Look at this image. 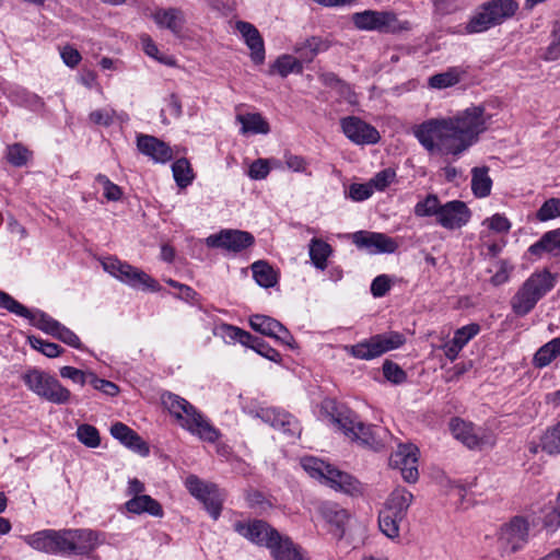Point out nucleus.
<instances>
[{"label":"nucleus","instance_id":"obj_27","mask_svg":"<svg viewBox=\"0 0 560 560\" xmlns=\"http://www.w3.org/2000/svg\"><path fill=\"white\" fill-rule=\"evenodd\" d=\"M413 495L405 488H396L387 498L383 510L393 512L398 520H405Z\"/></svg>","mask_w":560,"mask_h":560},{"label":"nucleus","instance_id":"obj_49","mask_svg":"<svg viewBox=\"0 0 560 560\" xmlns=\"http://www.w3.org/2000/svg\"><path fill=\"white\" fill-rule=\"evenodd\" d=\"M383 374L385 378L394 384H400L406 381V372L395 362L386 360L383 363Z\"/></svg>","mask_w":560,"mask_h":560},{"label":"nucleus","instance_id":"obj_59","mask_svg":"<svg viewBox=\"0 0 560 560\" xmlns=\"http://www.w3.org/2000/svg\"><path fill=\"white\" fill-rule=\"evenodd\" d=\"M54 337L73 348H81V341L79 337L72 330L65 327L63 325L59 326Z\"/></svg>","mask_w":560,"mask_h":560},{"label":"nucleus","instance_id":"obj_25","mask_svg":"<svg viewBox=\"0 0 560 560\" xmlns=\"http://www.w3.org/2000/svg\"><path fill=\"white\" fill-rule=\"evenodd\" d=\"M258 416L264 421L270 423V425L275 429L282 430L283 432L290 433L292 435L300 433L296 419L283 410H278L275 408L261 409Z\"/></svg>","mask_w":560,"mask_h":560},{"label":"nucleus","instance_id":"obj_23","mask_svg":"<svg viewBox=\"0 0 560 560\" xmlns=\"http://www.w3.org/2000/svg\"><path fill=\"white\" fill-rule=\"evenodd\" d=\"M138 150L159 163H165L173 156V150L163 141L149 135H139L137 137Z\"/></svg>","mask_w":560,"mask_h":560},{"label":"nucleus","instance_id":"obj_48","mask_svg":"<svg viewBox=\"0 0 560 560\" xmlns=\"http://www.w3.org/2000/svg\"><path fill=\"white\" fill-rule=\"evenodd\" d=\"M560 215V199L550 198L546 200L536 213L539 221L545 222Z\"/></svg>","mask_w":560,"mask_h":560},{"label":"nucleus","instance_id":"obj_5","mask_svg":"<svg viewBox=\"0 0 560 560\" xmlns=\"http://www.w3.org/2000/svg\"><path fill=\"white\" fill-rule=\"evenodd\" d=\"M304 470L315 479L326 486L341 491L351 497H359L363 494L362 483L352 475L339 470L330 464L325 463L316 457H305L301 462Z\"/></svg>","mask_w":560,"mask_h":560},{"label":"nucleus","instance_id":"obj_33","mask_svg":"<svg viewBox=\"0 0 560 560\" xmlns=\"http://www.w3.org/2000/svg\"><path fill=\"white\" fill-rule=\"evenodd\" d=\"M310 258L313 265L319 269L325 270L327 267V259L332 253L331 246L320 238H312L308 246Z\"/></svg>","mask_w":560,"mask_h":560},{"label":"nucleus","instance_id":"obj_40","mask_svg":"<svg viewBox=\"0 0 560 560\" xmlns=\"http://www.w3.org/2000/svg\"><path fill=\"white\" fill-rule=\"evenodd\" d=\"M442 203L436 195L430 194L423 200L419 201L415 206V214L417 217H438L441 210Z\"/></svg>","mask_w":560,"mask_h":560},{"label":"nucleus","instance_id":"obj_11","mask_svg":"<svg viewBox=\"0 0 560 560\" xmlns=\"http://www.w3.org/2000/svg\"><path fill=\"white\" fill-rule=\"evenodd\" d=\"M185 486L188 492L203 504L209 515L218 520L225 499L224 492L215 483L206 482L196 475H189Z\"/></svg>","mask_w":560,"mask_h":560},{"label":"nucleus","instance_id":"obj_46","mask_svg":"<svg viewBox=\"0 0 560 560\" xmlns=\"http://www.w3.org/2000/svg\"><path fill=\"white\" fill-rule=\"evenodd\" d=\"M247 505L256 510L258 513H265L272 508L270 500L256 489H248L245 495Z\"/></svg>","mask_w":560,"mask_h":560},{"label":"nucleus","instance_id":"obj_51","mask_svg":"<svg viewBox=\"0 0 560 560\" xmlns=\"http://www.w3.org/2000/svg\"><path fill=\"white\" fill-rule=\"evenodd\" d=\"M479 331L480 326L476 323H471L458 328L455 331L453 339L464 348L475 336L479 334Z\"/></svg>","mask_w":560,"mask_h":560},{"label":"nucleus","instance_id":"obj_63","mask_svg":"<svg viewBox=\"0 0 560 560\" xmlns=\"http://www.w3.org/2000/svg\"><path fill=\"white\" fill-rule=\"evenodd\" d=\"M487 221H489V228L498 233H506L511 229L510 221L499 213L492 215Z\"/></svg>","mask_w":560,"mask_h":560},{"label":"nucleus","instance_id":"obj_13","mask_svg":"<svg viewBox=\"0 0 560 560\" xmlns=\"http://www.w3.org/2000/svg\"><path fill=\"white\" fill-rule=\"evenodd\" d=\"M255 243L252 233L241 230H221L219 233L211 234L206 238V244L211 248H223L229 252L238 253Z\"/></svg>","mask_w":560,"mask_h":560},{"label":"nucleus","instance_id":"obj_55","mask_svg":"<svg viewBox=\"0 0 560 560\" xmlns=\"http://www.w3.org/2000/svg\"><path fill=\"white\" fill-rule=\"evenodd\" d=\"M140 40L142 43L143 50L148 56L170 66L174 63L171 59H164L159 55V49L149 35H141Z\"/></svg>","mask_w":560,"mask_h":560},{"label":"nucleus","instance_id":"obj_60","mask_svg":"<svg viewBox=\"0 0 560 560\" xmlns=\"http://www.w3.org/2000/svg\"><path fill=\"white\" fill-rule=\"evenodd\" d=\"M270 172L268 162L262 159H258L249 166L248 175L253 179H264Z\"/></svg>","mask_w":560,"mask_h":560},{"label":"nucleus","instance_id":"obj_20","mask_svg":"<svg viewBox=\"0 0 560 560\" xmlns=\"http://www.w3.org/2000/svg\"><path fill=\"white\" fill-rule=\"evenodd\" d=\"M249 325L255 331L275 338L277 341H280L283 345L293 347V336L277 319L266 315L255 314L249 317Z\"/></svg>","mask_w":560,"mask_h":560},{"label":"nucleus","instance_id":"obj_8","mask_svg":"<svg viewBox=\"0 0 560 560\" xmlns=\"http://www.w3.org/2000/svg\"><path fill=\"white\" fill-rule=\"evenodd\" d=\"M100 542L98 534L92 529L54 530V553L85 556Z\"/></svg>","mask_w":560,"mask_h":560},{"label":"nucleus","instance_id":"obj_41","mask_svg":"<svg viewBox=\"0 0 560 560\" xmlns=\"http://www.w3.org/2000/svg\"><path fill=\"white\" fill-rule=\"evenodd\" d=\"M460 80V71L457 68H451L445 72L432 75L429 84L434 89H445L457 84Z\"/></svg>","mask_w":560,"mask_h":560},{"label":"nucleus","instance_id":"obj_35","mask_svg":"<svg viewBox=\"0 0 560 560\" xmlns=\"http://www.w3.org/2000/svg\"><path fill=\"white\" fill-rule=\"evenodd\" d=\"M253 277L258 285L262 288H272L278 279L272 267L265 260H257L252 265Z\"/></svg>","mask_w":560,"mask_h":560},{"label":"nucleus","instance_id":"obj_12","mask_svg":"<svg viewBox=\"0 0 560 560\" xmlns=\"http://www.w3.org/2000/svg\"><path fill=\"white\" fill-rule=\"evenodd\" d=\"M0 307L8 312L27 318L32 325L38 329L51 335H56L57 329L61 325L56 319L51 318L43 312L32 313L26 306L13 299L10 294L0 290Z\"/></svg>","mask_w":560,"mask_h":560},{"label":"nucleus","instance_id":"obj_2","mask_svg":"<svg viewBox=\"0 0 560 560\" xmlns=\"http://www.w3.org/2000/svg\"><path fill=\"white\" fill-rule=\"evenodd\" d=\"M234 530L252 542L270 549L276 560H308L302 549L262 520L249 523L236 522Z\"/></svg>","mask_w":560,"mask_h":560},{"label":"nucleus","instance_id":"obj_38","mask_svg":"<svg viewBox=\"0 0 560 560\" xmlns=\"http://www.w3.org/2000/svg\"><path fill=\"white\" fill-rule=\"evenodd\" d=\"M27 545L38 551L54 553V529H44L25 538Z\"/></svg>","mask_w":560,"mask_h":560},{"label":"nucleus","instance_id":"obj_9","mask_svg":"<svg viewBox=\"0 0 560 560\" xmlns=\"http://www.w3.org/2000/svg\"><path fill=\"white\" fill-rule=\"evenodd\" d=\"M22 378L32 392L50 402L61 405L70 399V392L57 378L43 371L31 369Z\"/></svg>","mask_w":560,"mask_h":560},{"label":"nucleus","instance_id":"obj_34","mask_svg":"<svg viewBox=\"0 0 560 560\" xmlns=\"http://www.w3.org/2000/svg\"><path fill=\"white\" fill-rule=\"evenodd\" d=\"M488 172L489 168L487 166L474 167L471 171V190L478 198H485L491 192L492 180Z\"/></svg>","mask_w":560,"mask_h":560},{"label":"nucleus","instance_id":"obj_24","mask_svg":"<svg viewBox=\"0 0 560 560\" xmlns=\"http://www.w3.org/2000/svg\"><path fill=\"white\" fill-rule=\"evenodd\" d=\"M110 434L126 447L137 452L138 454L142 456H147L149 454L148 444L136 431L127 427L125 423H114L110 428Z\"/></svg>","mask_w":560,"mask_h":560},{"label":"nucleus","instance_id":"obj_47","mask_svg":"<svg viewBox=\"0 0 560 560\" xmlns=\"http://www.w3.org/2000/svg\"><path fill=\"white\" fill-rule=\"evenodd\" d=\"M28 342L35 350L42 352L48 358H56L62 352V348L57 343L43 340L35 336L28 337Z\"/></svg>","mask_w":560,"mask_h":560},{"label":"nucleus","instance_id":"obj_6","mask_svg":"<svg viewBox=\"0 0 560 560\" xmlns=\"http://www.w3.org/2000/svg\"><path fill=\"white\" fill-rule=\"evenodd\" d=\"M517 10L518 3L515 0L486 1L478 7L465 30L469 34L486 32L512 19Z\"/></svg>","mask_w":560,"mask_h":560},{"label":"nucleus","instance_id":"obj_22","mask_svg":"<svg viewBox=\"0 0 560 560\" xmlns=\"http://www.w3.org/2000/svg\"><path fill=\"white\" fill-rule=\"evenodd\" d=\"M235 28L241 33L246 46L250 50V59L255 65L265 61L266 51L264 39L255 25L245 21H237Z\"/></svg>","mask_w":560,"mask_h":560},{"label":"nucleus","instance_id":"obj_43","mask_svg":"<svg viewBox=\"0 0 560 560\" xmlns=\"http://www.w3.org/2000/svg\"><path fill=\"white\" fill-rule=\"evenodd\" d=\"M196 178V174L186 158L177 159V189H185Z\"/></svg>","mask_w":560,"mask_h":560},{"label":"nucleus","instance_id":"obj_44","mask_svg":"<svg viewBox=\"0 0 560 560\" xmlns=\"http://www.w3.org/2000/svg\"><path fill=\"white\" fill-rule=\"evenodd\" d=\"M541 447L548 454H560V422L542 435Z\"/></svg>","mask_w":560,"mask_h":560},{"label":"nucleus","instance_id":"obj_29","mask_svg":"<svg viewBox=\"0 0 560 560\" xmlns=\"http://www.w3.org/2000/svg\"><path fill=\"white\" fill-rule=\"evenodd\" d=\"M528 252L540 256L544 252L558 255L560 253V228L546 232L538 242L530 245Z\"/></svg>","mask_w":560,"mask_h":560},{"label":"nucleus","instance_id":"obj_53","mask_svg":"<svg viewBox=\"0 0 560 560\" xmlns=\"http://www.w3.org/2000/svg\"><path fill=\"white\" fill-rule=\"evenodd\" d=\"M96 180L103 185L104 196L107 200L117 201L121 198L122 191L120 187L112 183L106 176L98 175Z\"/></svg>","mask_w":560,"mask_h":560},{"label":"nucleus","instance_id":"obj_62","mask_svg":"<svg viewBox=\"0 0 560 560\" xmlns=\"http://www.w3.org/2000/svg\"><path fill=\"white\" fill-rule=\"evenodd\" d=\"M153 19L159 26L167 27L171 31H174L175 13H174L173 9H170L167 11H165V10L156 11L153 14Z\"/></svg>","mask_w":560,"mask_h":560},{"label":"nucleus","instance_id":"obj_56","mask_svg":"<svg viewBox=\"0 0 560 560\" xmlns=\"http://www.w3.org/2000/svg\"><path fill=\"white\" fill-rule=\"evenodd\" d=\"M395 172L390 168H385L378 172L374 178L371 179L370 184L372 188H376L377 190H384L394 179Z\"/></svg>","mask_w":560,"mask_h":560},{"label":"nucleus","instance_id":"obj_7","mask_svg":"<svg viewBox=\"0 0 560 560\" xmlns=\"http://www.w3.org/2000/svg\"><path fill=\"white\" fill-rule=\"evenodd\" d=\"M177 422L190 434L208 443L221 438L220 431L188 400L177 396Z\"/></svg>","mask_w":560,"mask_h":560},{"label":"nucleus","instance_id":"obj_17","mask_svg":"<svg viewBox=\"0 0 560 560\" xmlns=\"http://www.w3.org/2000/svg\"><path fill=\"white\" fill-rule=\"evenodd\" d=\"M340 125L346 137L355 144H375L381 139L376 128L359 117H345Z\"/></svg>","mask_w":560,"mask_h":560},{"label":"nucleus","instance_id":"obj_58","mask_svg":"<svg viewBox=\"0 0 560 560\" xmlns=\"http://www.w3.org/2000/svg\"><path fill=\"white\" fill-rule=\"evenodd\" d=\"M390 289V279L386 275L377 276L371 284V293L375 298L384 296Z\"/></svg>","mask_w":560,"mask_h":560},{"label":"nucleus","instance_id":"obj_19","mask_svg":"<svg viewBox=\"0 0 560 560\" xmlns=\"http://www.w3.org/2000/svg\"><path fill=\"white\" fill-rule=\"evenodd\" d=\"M471 211L464 201L452 200L442 205L436 222L447 230L460 229L470 220Z\"/></svg>","mask_w":560,"mask_h":560},{"label":"nucleus","instance_id":"obj_15","mask_svg":"<svg viewBox=\"0 0 560 560\" xmlns=\"http://www.w3.org/2000/svg\"><path fill=\"white\" fill-rule=\"evenodd\" d=\"M528 523L522 516H514L509 523L502 525L499 541L504 552L511 555L518 551L527 541Z\"/></svg>","mask_w":560,"mask_h":560},{"label":"nucleus","instance_id":"obj_16","mask_svg":"<svg viewBox=\"0 0 560 560\" xmlns=\"http://www.w3.org/2000/svg\"><path fill=\"white\" fill-rule=\"evenodd\" d=\"M352 22L359 30L393 32L396 28V14L389 11L365 10L354 13Z\"/></svg>","mask_w":560,"mask_h":560},{"label":"nucleus","instance_id":"obj_64","mask_svg":"<svg viewBox=\"0 0 560 560\" xmlns=\"http://www.w3.org/2000/svg\"><path fill=\"white\" fill-rule=\"evenodd\" d=\"M61 58L63 62L70 68L78 66L82 59L80 52L69 45L62 48Z\"/></svg>","mask_w":560,"mask_h":560},{"label":"nucleus","instance_id":"obj_18","mask_svg":"<svg viewBox=\"0 0 560 560\" xmlns=\"http://www.w3.org/2000/svg\"><path fill=\"white\" fill-rule=\"evenodd\" d=\"M352 241L358 248H364L370 254H392L398 248L397 242L384 233L358 231Z\"/></svg>","mask_w":560,"mask_h":560},{"label":"nucleus","instance_id":"obj_52","mask_svg":"<svg viewBox=\"0 0 560 560\" xmlns=\"http://www.w3.org/2000/svg\"><path fill=\"white\" fill-rule=\"evenodd\" d=\"M306 47L310 48V52L305 55V62H311L318 52L326 51L329 48V44L322 37L312 36L306 39Z\"/></svg>","mask_w":560,"mask_h":560},{"label":"nucleus","instance_id":"obj_28","mask_svg":"<svg viewBox=\"0 0 560 560\" xmlns=\"http://www.w3.org/2000/svg\"><path fill=\"white\" fill-rule=\"evenodd\" d=\"M323 517L328 524L335 526L334 535L340 539L345 535V525L349 518L347 510L337 504L325 505L322 509Z\"/></svg>","mask_w":560,"mask_h":560},{"label":"nucleus","instance_id":"obj_50","mask_svg":"<svg viewBox=\"0 0 560 560\" xmlns=\"http://www.w3.org/2000/svg\"><path fill=\"white\" fill-rule=\"evenodd\" d=\"M89 384L110 397H114L119 393V388L115 383L100 378L92 372H89Z\"/></svg>","mask_w":560,"mask_h":560},{"label":"nucleus","instance_id":"obj_10","mask_svg":"<svg viewBox=\"0 0 560 560\" xmlns=\"http://www.w3.org/2000/svg\"><path fill=\"white\" fill-rule=\"evenodd\" d=\"M406 341L402 334L389 331L386 334L374 335L368 340L353 345L349 348L352 357L360 360H372L381 357L383 353L398 349Z\"/></svg>","mask_w":560,"mask_h":560},{"label":"nucleus","instance_id":"obj_42","mask_svg":"<svg viewBox=\"0 0 560 560\" xmlns=\"http://www.w3.org/2000/svg\"><path fill=\"white\" fill-rule=\"evenodd\" d=\"M78 440L86 447L95 448L101 444L98 430L91 424H81L77 429Z\"/></svg>","mask_w":560,"mask_h":560},{"label":"nucleus","instance_id":"obj_39","mask_svg":"<svg viewBox=\"0 0 560 560\" xmlns=\"http://www.w3.org/2000/svg\"><path fill=\"white\" fill-rule=\"evenodd\" d=\"M402 521L404 520H398V516L393 514V512L380 511L378 527L381 532L390 539L399 537V525Z\"/></svg>","mask_w":560,"mask_h":560},{"label":"nucleus","instance_id":"obj_30","mask_svg":"<svg viewBox=\"0 0 560 560\" xmlns=\"http://www.w3.org/2000/svg\"><path fill=\"white\" fill-rule=\"evenodd\" d=\"M126 509L128 512L135 514H141L145 512L152 516L162 515V506L160 503L147 494L136 495L127 501Z\"/></svg>","mask_w":560,"mask_h":560},{"label":"nucleus","instance_id":"obj_45","mask_svg":"<svg viewBox=\"0 0 560 560\" xmlns=\"http://www.w3.org/2000/svg\"><path fill=\"white\" fill-rule=\"evenodd\" d=\"M31 151L21 143H14L7 149L8 162L16 167L24 166L31 158Z\"/></svg>","mask_w":560,"mask_h":560},{"label":"nucleus","instance_id":"obj_32","mask_svg":"<svg viewBox=\"0 0 560 560\" xmlns=\"http://www.w3.org/2000/svg\"><path fill=\"white\" fill-rule=\"evenodd\" d=\"M303 65L300 59L292 55H281L270 66L269 73H278L280 77L285 78L290 73H302Z\"/></svg>","mask_w":560,"mask_h":560},{"label":"nucleus","instance_id":"obj_31","mask_svg":"<svg viewBox=\"0 0 560 560\" xmlns=\"http://www.w3.org/2000/svg\"><path fill=\"white\" fill-rule=\"evenodd\" d=\"M450 425L455 439L462 441L467 447L476 448L480 445V440L474 433V428L470 423H467L462 419L455 418L452 419Z\"/></svg>","mask_w":560,"mask_h":560},{"label":"nucleus","instance_id":"obj_61","mask_svg":"<svg viewBox=\"0 0 560 560\" xmlns=\"http://www.w3.org/2000/svg\"><path fill=\"white\" fill-rule=\"evenodd\" d=\"M373 194L371 184H352L349 189V196L355 201L368 199Z\"/></svg>","mask_w":560,"mask_h":560},{"label":"nucleus","instance_id":"obj_14","mask_svg":"<svg viewBox=\"0 0 560 560\" xmlns=\"http://www.w3.org/2000/svg\"><path fill=\"white\" fill-rule=\"evenodd\" d=\"M419 448L412 444H399L398 450L390 455L389 465L400 470L406 482L415 483L419 478Z\"/></svg>","mask_w":560,"mask_h":560},{"label":"nucleus","instance_id":"obj_36","mask_svg":"<svg viewBox=\"0 0 560 560\" xmlns=\"http://www.w3.org/2000/svg\"><path fill=\"white\" fill-rule=\"evenodd\" d=\"M237 120L242 124V133H261L267 135L270 131L269 124L258 113L238 115Z\"/></svg>","mask_w":560,"mask_h":560},{"label":"nucleus","instance_id":"obj_26","mask_svg":"<svg viewBox=\"0 0 560 560\" xmlns=\"http://www.w3.org/2000/svg\"><path fill=\"white\" fill-rule=\"evenodd\" d=\"M120 281L138 289L156 291L159 283L144 271L126 264L118 278Z\"/></svg>","mask_w":560,"mask_h":560},{"label":"nucleus","instance_id":"obj_37","mask_svg":"<svg viewBox=\"0 0 560 560\" xmlns=\"http://www.w3.org/2000/svg\"><path fill=\"white\" fill-rule=\"evenodd\" d=\"M560 355V337H557L542 347H540L534 355V365L536 368H545Z\"/></svg>","mask_w":560,"mask_h":560},{"label":"nucleus","instance_id":"obj_54","mask_svg":"<svg viewBox=\"0 0 560 560\" xmlns=\"http://www.w3.org/2000/svg\"><path fill=\"white\" fill-rule=\"evenodd\" d=\"M513 267L508 264L505 260H500L497 262L495 273L491 277L490 282L494 287L501 285L509 281L510 273Z\"/></svg>","mask_w":560,"mask_h":560},{"label":"nucleus","instance_id":"obj_21","mask_svg":"<svg viewBox=\"0 0 560 560\" xmlns=\"http://www.w3.org/2000/svg\"><path fill=\"white\" fill-rule=\"evenodd\" d=\"M226 336L235 341H238L243 346H246L253 350H255L261 357L278 362L280 360V353L271 348L267 342H265L261 338L255 337L250 335L248 331H245L235 326H225Z\"/></svg>","mask_w":560,"mask_h":560},{"label":"nucleus","instance_id":"obj_3","mask_svg":"<svg viewBox=\"0 0 560 560\" xmlns=\"http://www.w3.org/2000/svg\"><path fill=\"white\" fill-rule=\"evenodd\" d=\"M322 410L329 420L337 425L347 436L362 445L369 446L375 451L384 447V442L380 436L382 428L365 425L357 419V416L343 405H338L332 399H326L322 404Z\"/></svg>","mask_w":560,"mask_h":560},{"label":"nucleus","instance_id":"obj_1","mask_svg":"<svg viewBox=\"0 0 560 560\" xmlns=\"http://www.w3.org/2000/svg\"><path fill=\"white\" fill-rule=\"evenodd\" d=\"M487 129L485 109L467 108L463 114L447 119H429L415 129V137L429 152L438 150L459 155L471 147Z\"/></svg>","mask_w":560,"mask_h":560},{"label":"nucleus","instance_id":"obj_4","mask_svg":"<svg viewBox=\"0 0 560 560\" xmlns=\"http://www.w3.org/2000/svg\"><path fill=\"white\" fill-rule=\"evenodd\" d=\"M557 277L548 269L536 271L525 280L511 299V307L515 315L525 316L536 304L553 289Z\"/></svg>","mask_w":560,"mask_h":560},{"label":"nucleus","instance_id":"obj_57","mask_svg":"<svg viewBox=\"0 0 560 560\" xmlns=\"http://www.w3.org/2000/svg\"><path fill=\"white\" fill-rule=\"evenodd\" d=\"M60 375L63 378H69L74 383L80 385H84L89 383V373H84L83 371L75 369L73 366H62L60 369Z\"/></svg>","mask_w":560,"mask_h":560}]
</instances>
